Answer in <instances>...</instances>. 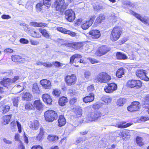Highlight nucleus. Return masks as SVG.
<instances>
[{
    "mask_svg": "<svg viewBox=\"0 0 149 149\" xmlns=\"http://www.w3.org/2000/svg\"><path fill=\"white\" fill-rule=\"evenodd\" d=\"M44 117L46 121L52 122L57 118L58 115L54 111L48 110L45 112Z\"/></svg>",
    "mask_w": 149,
    "mask_h": 149,
    "instance_id": "nucleus-1",
    "label": "nucleus"
},
{
    "mask_svg": "<svg viewBox=\"0 0 149 149\" xmlns=\"http://www.w3.org/2000/svg\"><path fill=\"white\" fill-rule=\"evenodd\" d=\"M122 32L121 28L119 27H115L111 31L110 36L111 40L113 41H115L119 38Z\"/></svg>",
    "mask_w": 149,
    "mask_h": 149,
    "instance_id": "nucleus-2",
    "label": "nucleus"
},
{
    "mask_svg": "<svg viewBox=\"0 0 149 149\" xmlns=\"http://www.w3.org/2000/svg\"><path fill=\"white\" fill-rule=\"evenodd\" d=\"M111 79V77L108 73L104 72L100 73L97 78V80L101 83L108 82Z\"/></svg>",
    "mask_w": 149,
    "mask_h": 149,
    "instance_id": "nucleus-3",
    "label": "nucleus"
},
{
    "mask_svg": "<svg viewBox=\"0 0 149 149\" xmlns=\"http://www.w3.org/2000/svg\"><path fill=\"white\" fill-rule=\"evenodd\" d=\"M101 113L99 111H92L88 114L87 117V122L89 123L97 120L101 116Z\"/></svg>",
    "mask_w": 149,
    "mask_h": 149,
    "instance_id": "nucleus-4",
    "label": "nucleus"
},
{
    "mask_svg": "<svg viewBox=\"0 0 149 149\" xmlns=\"http://www.w3.org/2000/svg\"><path fill=\"white\" fill-rule=\"evenodd\" d=\"M54 3L56 10L58 11H63L68 6L65 3V0H55Z\"/></svg>",
    "mask_w": 149,
    "mask_h": 149,
    "instance_id": "nucleus-5",
    "label": "nucleus"
},
{
    "mask_svg": "<svg viewBox=\"0 0 149 149\" xmlns=\"http://www.w3.org/2000/svg\"><path fill=\"white\" fill-rule=\"evenodd\" d=\"M66 84L68 86H72L75 84L77 81L76 76L74 74L67 75L65 78Z\"/></svg>",
    "mask_w": 149,
    "mask_h": 149,
    "instance_id": "nucleus-6",
    "label": "nucleus"
},
{
    "mask_svg": "<svg viewBox=\"0 0 149 149\" xmlns=\"http://www.w3.org/2000/svg\"><path fill=\"white\" fill-rule=\"evenodd\" d=\"M65 18L69 22H72L75 18V14L72 10H66L65 13Z\"/></svg>",
    "mask_w": 149,
    "mask_h": 149,
    "instance_id": "nucleus-7",
    "label": "nucleus"
},
{
    "mask_svg": "<svg viewBox=\"0 0 149 149\" xmlns=\"http://www.w3.org/2000/svg\"><path fill=\"white\" fill-rule=\"evenodd\" d=\"M131 14H132L144 24H148L149 25V17H142L140 14L136 13L133 11H131Z\"/></svg>",
    "mask_w": 149,
    "mask_h": 149,
    "instance_id": "nucleus-8",
    "label": "nucleus"
},
{
    "mask_svg": "<svg viewBox=\"0 0 149 149\" xmlns=\"http://www.w3.org/2000/svg\"><path fill=\"white\" fill-rule=\"evenodd\" d=\"M95 18V15L91 16L89 20L84 22V23L81 25V28L84 30L88 29L92 25Z\"/></svg>",
    "mask_w": 149,
    "mask_h": 149,
    "instance_id": "nucleus-9",
    "label": "nucleus"
},
{
    "mask_svg": "<svg viewBox=\"0 0 149 149\" xmlns=\"http://www.w3.org/2000/svg\"><path fill=\"white\" fill-rule=\"evenodd\" d=\"M117 85L113 83L108 84L104 88V91L107 93H111L117 89Z\"/></svg>",
    "mask_w": 149,
    "mask_h": 149,
    "instance_id": "nucleus-10",
    "label": "nucleus"
},
{
    "mask_svg": "<svg viewBox=\"0 0 149 149\" xmlns=\"http://www.w3.org/2000/svg\"><path fill=\"white\" fill-rule=\"evenodd\" d=\"M136 76L141 79L146 81H149V78L146 76L145 71L143 70H139L136 72Z\"/></svg>",
    "mask_w": 149,
    "mask_h": 149,
    "instance_id": "nucleus-11",
    "label": "nucleus"
},
{
    "mask_svg": "<svg viewBox=\"0 0 149 149\" xmlns=\"http://www.w3.org/2000/svg\"><path fill=\"white\" fill-rule=\"evenodd\" d=\"M109 50L106 46H102L98 48L96 54L97 56H101L107 53Z\"/></svg>",
    "mask_w": 149,
    "mask_h": 149,
    "instance_id": "nucleus-12",
    "label": "nucleus"
},
{
    "mask_svg": "<svg viewBox=\"0 0 149 149\" xmlns=\"http://www.w3.org/2000/svg\"><path fill=\"white\" fill-rule=\"evenodd\" d=\"M40 84L45 89H49L51 88V84L49 80L46 79L41 80L40 81Z\"/></svg>",
    "mask_w": 149,
    "mask_h": 149,
    "instance_id": "nucleus-13",
    "label": "nucleus"
},
{
    "mask_svg": "<svg viewBox=\"0 0 149 149\" xmlns=\"http://www.w3.org/2000/svg\"><path fill=\"white\" fill-rule=\"evenodd\" d=\"M16 124L18 129V131L19 133H21L22 132L21 125L17 121H16V123L15 121L11 122L10 123L11 129L12 131H15L16 129Z\"/></svg>",
    "mask_w": 149,
    "mask_h": 149,
    "instance_id": "nucleus-14",
    "label": "nucleus"
},
{
    "mask_svg": "<svg viewBox=\"0 0 149 149\" xmlns=\"http://www.w3.org/2000/svg\"><path fill=\"white\" fill-rule=\"evenodd\" d=\"M0 84L3 86L8 88L12 84V81L10 79L4 78L0 81Z\"/></svg>",
    "mask_w": 149,
    "mask_h": 149,
    "instance_id": "nucleus-15",
    "label": "nucleus"
},
{
    "mask_svg": "<svg viewBox=\"0 0 149 149\" xmlns=\"http://www.w3.org/2000/svg\"><path fill=\"white\" fill-rule=\"evenodd\" d=\"M89 34L92 38L94 39H97L100 36V31L97 30H93L89 32Z\"/></svg>",
    "mask_w": 149,
    "mask_h": 149,
    "instance_id": "nucleus-16",
    "label": "nucleus"
},
{
    "mask_svg": "<svg viewBox=\"0 0 149 149\" xmlns=\"http://www.w3.org/2000/svg\"><path fill=\"white\" fill-rule=\"evenodd\" d=\"M141 86L142 83L139 80H131V88L135 87L136 88H140Z\"/></svg>",
    "mask_w": 149,
    "mask_h": 149,
    "instance_id": "nucleus-17",
    "label": "nucleus"
},
{
    "mask_svg": "<svg viewBox=\"0 0 149 149\" xmlns=\"http://www.w3.org/2000/svg\"><path fill=\"white\" fill-rule=\"evenodd\" d=\"M94 99V94L92 93H90L89 95L85 97L83 99V101L86 103L90 102L93 101Z\"/></svg>",
    "mask_w": 149,
    "mask_h": 149,
    "instance_id": "nucleus-18",
    "label": "nucleus"
},
{
    "mask_svg": "<svg viewBox=\"0 0 149 149\" xmlns=\"http://www.w3.org/2000/svg\"><path fill=\"white\" fill-rule=\"evenodd\" d=\"M42 98L43 101L45 103L49 105L51 104L52 100L49 95L45 94L42 95Z\"/></svg>",
    "mask_w": 149,
    "mask_h": 149,
    "instance_id": "nucleus-19",
    "label": "nucleus"
},
{
    "mask_svg": "<svg viewBox=\"0 0 149 149\" xmlns=\"http://www.w3.org/2000/svg\"><path fill=\"white\" fill-rule=\"evenodd\" d=\"M140 105L138 102H134L131 103V112L138 111L139 109Z\"/></svg>",
    "mask_w": 149,
    "mask_h": 149,
    "instance_id": "nucleus-20",
    "label": "nucleus"
},
{
    "mask_svg": "<svg viewBox=\"0 0 149 149\" xmlns=\"http://www.w3.org/2000/svg\"><path fill=\"white\" fill-rule=\"evenodd\" d=\"M33 108H36L38 110H40L43 107L42 102L40 100H35L33 103Z\"/></svg>",
    "mask_w": 149,
    "mask_h": 149,
    "instance_id": "nucleus-21",
    "label": "nucleus"
},
{
    "mask_svg": "<svg viewBox=\"0 0 149 149\" xmlns=\"http://www.w3.org/2000/svg\"><path fill=\"white\" fill-rule=\"evenodd\" d=\"M39 123L37 120H34L31 122V124L29 125V127L33 130H37L39 128Z\"/></svg>",
    "mask_w": 149,
    "mask_h": 149,
    "instance_id": "nucleus-22",
    "label": "nucleus"
},
{
    "mask_svg": "<svg viewBox=\"0 0 149 149\" xmlns=\"http://www.w3.org/2000/svg\"><path fill=\"white\" fill-rule=\"evenodd\" d=\"M82 57V56L79 54H75L73 55L71 57L70 59V64H73L74 62L76 63V61L78 58H80Z\"/></svg>",
    "mask_w": 149,
    "mask_h": 149,
    "instance_id": "nucleus-23",
    "label": "nucleus"
},
{
    "mask_svg": "<svg viewBox=\"0 0 149 149\" xmlns=\"http://www.w3.org/2000/svg\"><path fill=\"white\" fill-rule=\"evenodd\" d=\"M23 99L25 100L29 101L31 100L33 98V97L31 94L29 93H23L22 95Z\"/></svg>",
    "mask_w": 149,
    "mask_h": 149,
    "instance_id": "nucleus-24",
    "label": "nucleus"
},
{
    "mask_svg": "<svg viewBox=\"0 0 149 149\" xmlns=\"http://www.w3.org/2000/svg\"><path fill=\"white\" fill-rule=\"evenodd\" d=\"M66 121L64 116L63 115H61L59 116L58 120V125L60 127L64 125L66 123Z\"/></svg>",
    "mask_w": 149,
    "mask_h": 149,
    "instance_id": "nucleus-25",
    "label": "nucleus"
},
{
    "mask_svg": "<svg viewBox=\"0 0 149 149\" xmlns=\"http://www.w3.org/2000/svg\"><path fill=\"white\" fill-rule=\"evenodd\" d=\"M130 130H121L120 132H117L118 134L121 137H123L130 135Z\"/></svg>",
    "mask_w": 149,
    "mask_h": 149,
    "instance_id": "nucleus-26",
    "label": "nucleus"
},
{
    "mask_svg": "<svg viewBox=\"0 0 149 149\" xmlns=\"http://www.w3.org/2000/svg\"><path fill=\"white\" fill-rule=\"evenodd\" d=\"M12 61L14 62H19L23 61L24 58L17 55H14L11 56Z\"/></svg>",
    "mask_w": 149,
    "mask_h": 149,
    "instance_id": "nucleus-27",
    "label": "nucleus"
},
{
    "mask_svg": "<svg viewBox=\"0 0 149 149\" xmlns=\"http://www.w3.org/2000/svg\"><path fill=\"white\" fill-rule=\"evenodd\" d=\"M39 31L42 33V36L46 38H48L50 37V35L46 30L44 29L39 28Z\"/></svg>",
    "mask_w": 149,
    "mask_h": 149,
    "instance_id": "nucleus-28",
    "label": "nucleus"
},
{
    "mask_svg": "<svg viewBox=\"0 0 149 149\" xmlns=\"http://www.w3.org/2000/svg\"><path fill=\"white\" fill-rule=\"evenodd\" d=\"M31 25L35 27H44L47 26L46 23L42 22H33L31 23Z\"/></svg>",
    "mask_w": 149,
    "mask_h": 149,
    "instance_id": "nucleus-29",
    "label": "nucleus"
},
{
    "mask_svg": "<svg viewBox=\"0 0 149 149\" xmlns=\"http://www.w3.org/2000/svg\"><path fill=\"white\" fill-rule=\"evenodd\" d=\"M73 110L76 116L77 117H80L81 115L82 111L80 108L77 107L74 108Z\"/></svg>",
    "mask_w": 149,
    "mask_h": 149,
    "instance_id": "nucleus-30",
    "label": "nucleus"
},
{
    "mask_svg": "<svg viewBox=\"0 0 149 149\" xmlns=\"http://www.w3.org/2000/svg\"><path fill=\"white\" fill-rule=\"evenodd\" d=\"M105 19L104 15L102 14H100L97 17L96 21L97 23H100L103 21Z\"/></svg>",
    "mask_w": 149,
    "mask_h": 149,
    "instance_id": "nucleus-31",
    "label": "nucleus"
},
{
    "mask_svg": "<svg viewBox=\"0 0 149 149\" xmlns=\"http://www.w3.org/2000/svg\"><path fill=\"white\" fill-rule=\"evenodd\" d=\"M67 102V98L65 97H62L59 99L58 103L60 105L63 106H64Z\"/></svg>",
    "mask_w": 149,
    "mask_h": 149,
    "instance_id": "nucleus-32",
    "label": "nucleus"
},
{
    "mask_svg": "<svg viewBox=\"0 0 149 149\" xmlns=\"http://www.w3.org/2000/svg\"><path fill=\"white\" fill-rule=\"evenodd\" d=\"M44 5L43 2H41L37 3L36 6V11L38 12H39L41 11L42 9L43 6Z\"/></svg>",
    "mask_w": 149,
    "mask_h": 149,
    "instance_id": "nucleus-33",
    "label": "nucleus"
},
{
    "mask_svg": "<svg viewBox=\"0 0 149 149\" xmlns=\"http://www.w3.org/2000/svg\"><path fill=\"white\" fill-rule=\"evenodd\" d=\"M69 46L75 49H77L81 47V44L79 42H74L69 44Z\"/></svg>",
    "mask_w": 149,
    "mask_h": 149,
    "instance_id": "nucleus-34",
    "label": "nucleus"
},
{
    "mask_svg": "<svg viewBox=\"0 0 149 149\" xmlns=\"http://www.w3.org/2000/svg\"><path fill=\"white\" fill-rule=\"evenodd\" d=\"M11 118V115H7L4 116L3 117V124L4 125L8 124Z\"/></svg>",
    "mask_w": 149,
    "mask_h": 149,
    "instance_id": "nucleus-35",
    "label": "nucleus"
},
{
    "mask_svg": "<svg viewBox=\"0 0 149 149\" xmlns=\"http://www.w3.org/2000/svg\"><path fill=\"white\" fill-rule=\"evenodd\" d=\"M126 100L125 99L120 98L118 99L116 102V105L118 106H121L123 105L124 103L125 102Z\"/></svg>",
    "mask_w": 149,
    "mask_h": 149,
    "instance_id": "nucleus-36",
    "label": "nucleus"
},
{
    "mask_svg": "<svg viewBox=\"0 0 149 149\" xmlns=\"http://www.w3.org/2000/svg\"><path fill=\"white\" fill-rule=\"evenodd\" d=\"M32 91L34 94L39 93L40 92V90L38 85L36 84H34L33 86Z\"/></svg>",
    "mask_w": 149,
    "mask_h": 149,
    "instance_id": "nucleus-37",
    "label": "nucleus"
},
{
    "mask_svg": "<svg viewBox=\"0 0 149 149\" xmlns=\"http://www.w3.org/2000/svg\"><path fill=\"white\" fill-rule=\"evenodd\" d=\"M124 74V71L122 68L118 69L116 73V76L118 78H121L122 75Z\"/></svg>",
    "mask_w": 149,
    "mask_h": 149,
    "instance_id": "nucleus-38",
    "label": "nucleus"
},
{
    "mask_svg": "<svg viewBox=\"0 0 149 149\" xmlns=\"http://www.w3.org/2000/svg\"><path fill=\"white\" fill-rule=\"evenodd\" d=\"M10 108V107L8 105H3L0 107V111H2L3 113H5L9 111Z\"/></svg>",
    "mask_w": 149,
    "mask_h": 149,
    "instance_id": "nucleus-39",
    "label": "nucleus"
},
{
    "mask_svg": "<svg viewBox=\"0 0 149 149\" xmlns=\"http://www.w3.org/2000/svg\"><path fill=\"white\" fill-rule=\"evenodd\" d=\"M136 141L138 145L140 146L144 145V143L143 141V139L141 137L137 136L136 139Z\"/></svg>",
    "mask_w": 149,
    "mask_h": 149,
    "instance_id": "nucleus-40",
    "label": "nucleus"
},
{
    "mask_svg": "<svg viewBox=\"0 0 149 149\" xmlns=\"http://www.w3.org/2000/svg\"><path fill=\"white\" fill-rule=\"evenodd\" d=\"M144 108L149 107V94L147 95L144 98Z\"/></svg>",
    "mask_w": 149,
    "mask_h": 149,
    "instance_id": "nucleus-41",
    "label": "nucleus"
},
{
    "mask_svg": "<svg viewBox=\"0 0 149 149\" xmlns=\"http://www.w3.org/2000/svg\"><path fill=\"white\" fill-rule=\"evenodd\" d=\"M116 55L117 58L119 59H125L127 58V57L125 54L120 52H117Z\"/></svg>",
    "mask_w": 149,
    "mask_h": 149,
    "instance_id": "nucleus-42",
    "label": "nucleus"
},
{
    "mask_svg": "<svg viewBox=\"0 0 149 149\" xmlns=\"http://www.w3.org/2000/svg\"><path fill=\"white\" fill-rule=\"evenodd\" d=\"M58 136L52 135H49L47 137L48 140L51 141H56L58 140Z\"/></svg>",
    "mask_w": 149,
    "mask_h": 149,
    "instance_id": "nucleus-43",
    "label": "nucleus"
},
{
    "mask_svg": "<svg viewBox=\"0 0 149 149\" xmlns=\"http://www.w3.org/2000/svg\"><path fill=\"white\" fill-rule=\"evenodd\" d=\"M24 83L22 82L20 83L19 85L17 86L16 87L18 93H20L22 91L24 88Z\"/></svg>",
    "mask_w": 149,
    "mask_h": 149,
    "instance_id": "nucleus-44",
    "label": "nucleus"
},
{
    "mask_svg": "<svg viewBox=\"0 0 149 149\" xmlns=\"http://www.w3.org/2000/svg\"><path fill=\"white\" fill-rule=\"evenodd\" d=\"M125 123V122H121V123L120 124H119L118 125H115V127L117 126L118 127V128H123L127 127L130 125V123H128L125 125H124Z\"/></svg>",
    "mask_w": 149,
    "mask_h": 149,
    "instance_id": "nucleus-45",
    "label": "nucleus"
},
{
    "mask_svg": "<svg viewBox=\"0 0 149 149\" xmlns=\"http://www.w3.org/2000/svg\"><path fill=\"white\" fill-rule=\"evenodd\" d=\"M52 93L53 95L57 97L59 96L61 93V92L59 90L56 88L53 90Z\"/></svg>",
    "mask_w": 149,
    "mask_h": 149,
    "instance_id": "nucleus-46",
    "label": "nucleus"
},
{
    "mask_svg": "<svg viewBox=\"0 0 149 149\" xmlns=\"http://www.w3.org/2000/svg\"><path fill=\"white\" fill-rule=\"evenodd\" d=\"M148 120V117L146 116H141L138 118L135 123H141L143 121H146Z\"/></svg>",
    "mask_w": 149,
    "mask_h": 149,
    "instance_id": "nucleus-47",
    "label": "nucleus"
},
{
    "mask_svg": "<svg viewBox=\"0 0 149 149\" xmlns=\"http://www.w3.org/2000/svg\"><path fill=\"white\" fill-rule=\"evenodd\" d=\"M91 76V72L88 70L86 71L84 73V77L86 79H88Z\"/></svg>",
    "mask_w": 149,
    "mask_h": 149,
    "instance_id": "nucleus-48",
    "label": "nucleus"
},
{
    "mask_svg": "<svg viewBox=\"0 0 149 149\" xmlns=\"http://www.w3.org/2000/svg\"><path fill=\"white\" fill-rule=\"evenodd\" d=\"M43 133L44 132L43 129L42 128H40V132L36 137L37 139L38 140H40L42 139L44 134Z\"/></svg>",
    "mask_w": 149,
    "mask_h": 149,
    "instance_id": "nucleus-49",
    "label": "nucleus"
},
{
    "mask_svg": "<svg viewBox=\"0 0 149 149\" xmlns=\"http://www.w3.org/2000/svg\"><path fill=\"white\" fill-rule=\"evenodd\" d=\"M18 97H15L12 98V101L14 106L17 107L18 106Z\"/></svg>",
    "mask_w": 149,
    "mask_h": 149,
    "instance_id": "nucleus-50",
    "label": "nucleus"
},
{
    "mask_svg": "<svg viewBox=\"0 0 149 149\" xmlns=\"http://www.w3.org/2000/svg\"><path fill=\"white\" fill-rule=\"evenodd\" d=\"M44 5L45 6L49 7L51 5V0H43Z\"/></svg>",
    "mask_w": 149,
    "mask_h": 149,
    "instance_id": "nucleus-51",
    "label": "nucleus"
},
{
    "mask_svg": "<svg viewBox=\"0 0 149 149\" xmlns=\"http://www.w3.org/2000/svg\"><path fill=\"white\" fill-rule=\"evenodd\" d=\"M57 30L62 33H63L65 34H66V32H67V30L65 28H63L61 27H58L57 28Z\"/></svg>",
    "mask_w": 149,
    "mask_h": 149,
    "instance_id": "nucleus-52",
    "label": "nucleus"
},
{
    "mask_svg": "<svg viewBox=\"0 0 149 149\" xmlns=\"http://www.w3.org/2000/svg\"><path fill=\"white\" fill-rule=\"evenodd\" d=\"M54 66L57 68H59L61 66H62L63 65H64L63 63H61L60 62L58 61H55L54 62L53 64Z\"/></svg>",
    "mask_w": 149,
    "mask_h": 149,
    "instance_id": "nucleus-53",
    "label": "nucleus"
},
{
    "mask_svg": "<svg viewBox=\"0 0 149 149\" xmlns=\"http://www.w3.org/2000/svg\"><path fill=\"white\" fill-rule=\"evenodd\" d=\"M42 65L47 68H51L53 66V64L49 62H45L42 63Z\"/></svg>",
    "mask_w": 149,
    "mask_h": 149,
    "instance_id": "nucleus-54",
    "label": "nucleus"
},
{
    "mask_svg": "<svg viewBox=\"0 0 149 149\" xmlns=\"http://www.w3.org/2000/svg\"><path fill=\"white\" fill-rule=\"evenodd\" d=\"M25 108L26 109H32L33 108V105L29 103L25 105Z\"/></svg>",
    "mask_w": 149,
    "mask_h": 149,
    "instance_id": "nucleus-55",
    "label": "nucleus"
},
{
    "mask_svg": "<svg viewBox=\"0 0 149 149\" xmlns=\"http://www.w3.org/2000/svg\"><path fill=\"white\" fill-rule=\"evenodd\" d=\"M90 62L92 64H94L99 63V61L94 58H88Z\"/></svg>",
    "mask_w": 149,
    "mask_h": 149,
    "instance_id": "nucleus-56",
    "label": "nucleus"
},
{
    "mask_svg": "<svg viewBox=\"0 0 149 149\" xmlns=\"http://www.w3.org/2000/svg\"><path fill=\"white\" fill-rule=\"evenodd\" d=\"M66 34H68L73 37L75 36L76 35V33L75 32L68 30H67V32H66Z\"/></svg>",
    "mask_w": 149,
    "mask_h": 149,
    "instance_id": "nucleus-57",
    "label": "nucleus"
},
{
    "mask_svg": "<svg viewBox=\"0 0 149 149\" xmlns=\"http://www.w3.org/2000/svg\"><path fill=\"white\" fill-rule=\"evenodd\" d=\"M19 42L21 43L28 44L29 41L27 40L26 39L24 38H22L20 39Z\"/></svg>",
    "mask_w": 149,
    "mask_h": 149,
    "instance_id": "nucleus-58",
    "label": "nucleus"
},
{
    "mask_svg": "<svg viewBox=\"0 0 149 149\" xmlns=\"http://www.w3.org/2000/svg\"><path fill=\"white\" fill-rule=\"evenodd\" d=\"M87 89L88 91L90 93L94 90V88L93 86L90 85L87 87Z\"/></svg>",
    "mask_w": 149,
    "mask_h": 149,
    "instance_id": "nucleus-59",
    "label": "nucleus"
},
{
    "mask_svg": "<svg viewBox=\"0 0 149 149\" xmlns=\"http://www.w3.org/2000/svg\"><path fill=\"white\" fill-rule=\"evenodd\" d=\"M30 42L32 45H37L39 44V41L36 40H31Z\"/></svg>",
    "mask_w": 149,
    "mask_h": 149,
    "instance_id": "nucleus-60",
    "label": "nucleus"
},
{
    "mask_svg": "<svg viewBox=\"0 0 149 149\" xmlns=\"http://www.w3.org/2000/svg\"><path fill=\"white\" fill-rule=\"evenodd\" d=\"M1 17L3 19H8L11 18V17L8 15H2Z\"/></svg>",
    "mask_w": 149,
    "mask_h": 149,
    "instance_id": "nucleus-61",
    "label": "nucleus"
},
{
    "mask_svg": "<svg viewBox=\"0 0 149 149\" xmlns=\"http://www.w3.org/2000/svg\"><path fill=\"white\" fill-rule=\"evenodd\" d=\"M112 99L111 97H107L105 99L104 102L106 103H109L111 102Z\"/></svg>",
    "mask_w": 149,
    "mask_h": 149,
    "instance_id": "nucleus-62",
    "label": "nucleus"
},
{
    "mask_svg": "<svg viewBox=\"0 0 149 149\" xmlns=\"http://www.w3.org/2000/svg\"><path fill=\"white\" fill-rule=\"evenodd\" d=\"M31 149H42V148L40 146L35 145L33 146Z\"/></svg>",
    "mask_w": 149,
    "mask_h": 149,
    "instance_id": "nucleus-63",
    "label": "nucleus"
},
{
    "mask_svg": "<svg viewBox=\"0 0 149 149\" xmlns=\"http://www.w3.org/2000/svg\"><path fill=\"white\" fill-rule=\"evenodd\" d=\"M4 52H6V53H13V50L11 49L10 48H7L5 49L4 50Z\"/></svg>",
    "mask_w": 149,
    "mask_h": 149,
    "instance_id": "nucleus-64",
    "label": "nucleus"
}]
</instances>
